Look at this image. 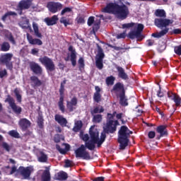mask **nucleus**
Masks as SVG:
<instances>
[{
  "mask_svg": "<svg viewBox=\"0 0 181 181\" xmlns=\"http://www.w3.org/2000/svg\"><path fill=\"white\" fill-rule=\"evenodd\" d=\"M155 16L160 18H156L154 23H173L170 19H166V11L163 9H156L154 12Z\"/></svg>",
  "mask_w": 181,
  "mask_h": 181,
  "instance_id": "0eeeda50",
  "label": "nucleus"
},
{
  "mask_svg": "<svg viewBox=\"0 0 181 181\" xmlns=\"http://www.w3.org/2000/svg\"><path fill=\"white\" fill-rule=\"evenodd\" d=\"M134 134L133 131L129 129L127 126H121L118 132L117 142L119 144V148L121 151H124L128 144H129V138L131 135Z\"/></svg>",
  "mask_w": 181,
  "mask_h": 181,
  "instance_id": "f03ea898",
  "label": "nucleus"
},
{
  "mask_svg": "<svg viewBox=\"0 0 181 181\" xmlns=\"http://www.w3.org/2000/svg\"><path fill=\"white\" fill-rule=\"evenodd\" d=\"M96 47L97 54L95 55V66L99 70H103L104 67L103 62L104 60V57H105V54H104V49H103V47H101L98 43H96Z\"/></svg>",
  "mask_w": 181,
  "mask_h": 181,
  "instance_id": "20e7f679",
  "label": "nucleus"
},
{
  "mask_svg": "<svg viewBox=\"0 0 181 181\" xmlns=\"http://www.w3.org/2000/svg\"><path fill=\"white\" fill-rule=\"evenodd\" d=\"M115 115H116L117 119H121V121H122V117H123V115H124V113H119V114H117V112H116V113H115Z\"/></svg>",
  "mask_w": 181,
  "mask_h": 181,
  "instance_id": "69168bd1",
  "label": "nucleus"
},
{
  "mask_svg": "<svg viewBox=\"0 0 181 181\" xmlns=\"http://www.w3.org/2000/svg\"><path fill=\"white\" fill-rule=\"evenodd\" d=\"M117 98H119L120 105H122V107H127L128 98H127V95H125V93L123 95H120L119 96H117Z\"/></svg>",
  "mask_w": 181,
  "mask_h": 181,
  "instance_id": "c85d7f7f",
  "label": "nucleus"
},
{
  "mask_svg": "<svg viewBox=\"0 0 181 181\" xmlns=\"http://www.w3.org/2000/svg\"><path fill=\"white\" fill-rule=\"evenodd\" d=\"M77 23H85L86 20L84 19V16H79L76 18Z\"/></svg>",
  "mask_w": 181,
  "mask_h": 181,
  "instance_id": "603ef678",
  "label": "nucleus"
},
{
  "mask_svg": "<svg viewBox=\"0 0 181 181\" xmlns=\"http://www.w3.org/2000/svg\"><path fill=\"white\" fill-rule=\"evenodd\" d=\"M95 21V18L94 16H90L88 19L87 23H94Z\"/></svg>",
  "mask_w": 181,
  "mask_h": 181,
  "instance_id": "338daca9",
  "label": "nucleus"
},
{
  "mask_svg": "<svg viewBox=\"0 0 181 181\" xmlns=\"http://www.w3.org/2000/svg\"><path fill=\"white\" fill-rule=\"evenodd\" d=\"M1 52H9L11 50V45L8 42H4L0 45Z\"/></svg>",
  "mask_w": 181,
  "mask_h": 181,
  "instance_id": "72a5a7b5",
  "label": "nucleus"
},
{
  "mask_svg": "<svg viewBox=\"0 0 181 181\" xmlns=\"http://www.w3.org/2000/svg\"><path fill=\"white\" fill-rule=\"evenodd\" d=\"M54 142H56V144H59V142H60L61 141L60 135L59 134L55 135L54 137Z\"/></svg>",
  "mask_w": 181,
  "mask_h": 181,
  "instance_id": "680f3d73",
  "label": "nucleus"
},
{
  "mask_svg": "<svg viewBox=\"0 0 181 181\" xmlns=\"http://www.w3.org/2000/svg\"><path fill=\"white\" fill-rule=\"evenodd\" d=\"M78 69L79 71H81L84 70V67H86V64L84 63V58L80 57L78 60Z\"/></svg>",
  "mask_w": 181,
  "mask_h": 181,
  "instance_id": "79ce46f5",
  "label": "nucleus"
},
{
  "mask_svg": "<svg viewBox=\"0 0 181 181\" xmlns=\"http://www.w3.org/2000/svg\"><path fill=\"white\" fill-rule=\"evenodd\" d=\"M172 100H173L174 103H175V107L181 106V98L179 95L174 93Z\"/></svg>",
  "mask_w": 181,
  "mask_h": 181,
  "instance_id": "473e14b6",
  "label": "nucleus"
},
{
  "mask_svg": "<svg viewBox=\"0 0 181 181\" xmlns=\"http://www.w3.org/2000/svg\"><path fill=\"white\" fill-rule=\"evenodd\" d=\"M14 94L16 97L18 103H22V95H21V93H19V90H18V88H16L14 90Z\"/></svg>",
  "mask_w": 181,
  "mask_h": 181,
  "instance_id": "09e8293b",
  "label": "nucleus"
},
{
  "mask_svg": "<svg viewBox=\"0 0 181 181\" xmlns=\"http://www.w3.org/2000/svg\"><path fill=\"white\" fill-rule=\"evenodd\" d=\"M72 162L71 160L67 159L65 160V165L64 168H71L73 166V165H71Z\"/></svg>",
  "mask_w": 181,
  "mask_h": 181,
  "instance_id": "13d9d810",
  "label": "nucleus"
},
{
  "mask_svg": "<svg viewBox=\"0 0 181 181\" xmlns=\"http://www.w3.org/2000/svg\"><path fill=\"white\" fill-rule=\"evenodd\" d=\"M115 114H117V111L113 112L112 114H107L106 125L103 129V132L101 133L100 139H98V148H100L105 141V138H107V134H114L117 131V127L119 125V122L118 120H114Z\"/></svg>",
  "mask_w": 181,
  "mask_h": 181,
  "instance_id": "f257e3e1",
  "label": "nucleus"
},
{
  "mask_svg": "<svg viewBox=\"0 0 181 181\" xmlns=\"http://www.w3.org/2000/svg\"><path fill=\"white\" fill-rule=\"evenodd\" d=\"M40 155L41 156L38 157V161L42 163L47 162V155L45 154L43 152H41Z\"/></svg>",
  "mask_w": 181,
  "mask_h": 181,
  "instance_id": "a18cd8bd",
  "label": "nucleus"
},
{
  "mask_svg": "<svg viewBox=\"0 0 181 181\" xmlns=\"http://www.w3.org/2000/svg\"><path fill=\"white\" fill-rule=\"evenodd\" d=\"M67 177H69V176L67 175V173H59L57 180H67Z\"/></svg>",
  "mask_w": 181,
  "mask_h": 181,
  "instance_id": "c03bdc74",
  "label": "nucleus"
},
{
  "mask_svg": "<svg viewBox=\"0 0 181 181\" xmlns=\"http://www.w3.org/2000/svg\"><path fill=\"white\" fill-rule=\"evenodd\" d=\"M7 38L8 39L9 42L12 43V45H16V41L15 40V38L12 34H10Z\"/></svg>",
  "mask_w": 181,
  "mask_h": 181,
  "instance_id": "5fc2aeb1",
  "label": "nucleus"
},
{
  "mask_svg": "<svg viewBox=\"0 0 181 181\" xmlns=\"http://www.w3.org/2000/svg\"><path fill=\"white\" fill-rule=\"evenodd\" d=\"M104 112V107L103 106H97L93 110L90 111L91 115H94V114H101V112Z\"/></svg>",
  "mask_w": 181,
  "mask_h": 181,
  "instance_id": "4c0bfd02",
  "label": "nucleus"
},
{
  "mask_svg": "<svg viewBox=\"0 0 181 181\" xmlns=\"http://www.w3.org/2000/svg\"><path fill=\"white\" fill-rule=\"evenodd\" d=\"M95 92L93 94V101L97 103H101L103 97L101 95V88L96 86H95Z\"/></svg>",
  "mask_w": 181,
  "mask_h": 181,
  "instance_id": "bb28decb",
  "label": "nucleus"
},
{
  "mask_svg": "<svg viewBox=\"0 0 181 181\" xmlns=\"http://www.w3.org/2000/svg\"><path fill=\"white\" fill-rule=\"evenodd\" d=\"M112 91L115 93L117 97H119V95H122L126 93L125 86L124 85V83L121 82H117L113 86Z\"/></svg>",
  "mask_w": 181,
  "mask_h": 181,
  "instance_id": "ddd939ff",
  "label": "nucleus"
},
{
  "mask_svg": "<svg viewBox=\"0 0 181 181\" xmlns=\"http://www.w3.org/2000/svg\"><path fill=\"white\" fill-rule=\"evenodd\" d=\"M18 125L23 131H27L28 128L32 125V123L29 121V119L26 118H22L18 122Z\"/></svg>",
  "mask_w": 181,
  "mask_h": 181,
  "instance_id": "5701e85b",
  "label": "nucleus"
},
{
  "mask_svg": "<svg viewBox=\"0 0 181 181\" xmlns=\"http://www.w3.org/2000/svg\"><path fill=\"white\" fill-rule=\"evenodd\" d=\"M98 29H100V23H94L93 29L90 30V35H95L96 32H98Z\"/></svg>",
  "mask_w": 181,
  "mask_h": 181,
  "instance_id": "de8ad7c7",
  "label": "nucleus"
},
{
  "mask_svg": "<svg viewBox=\"0 0 181 181\" xmlns=\"http://www.w3.org/2000/svg\"><path fill=\"white\" fill-rule=\"evenodd\" d=\"M82 139L83 141H84V142H88V139H90V136H88V134H84L83 136H82Z\"/></svg>",
  "mask_w": 181,
  "mask_h": 181,
  "instance_id": "0e129e2a",
  "label": "nucleus"
},
{
  "mask_svg": "<svg viewBox=\"0 0 181 181\" xmlns=\"http://www.w3.org/2000/svg\"><path fill=\"white\" fill-rule=\"evenodd\" d=\"M78 103V100L77 97L74 96L70 101H66V108L69 112H73L74 110H76L77 107V104Z\"/></svg>",
  "mask_w": 181,
  "mask_h": 181,
  "instance_id": "aec40b11",
  "label": "nucleus"
},
{
  "mask_svg": "<svg viewBox=\"0 0 181 181\" xmlns=\"http://www.w3.org/2000/svg\"><path fill=\"white\" fill-rule=\"evenodd\" d=\"M107 46H108V47H111L112 49H114V50H117V51L124 50V48H122L121 47L114 46L111 44H107Z\"/></svg>",
  "mask_w": 181,
  "mask_h": 181,
  "instance_id": "864d4df0",
  "label": "nucleus"
},
{
  "mask_svg": "<svg viewBox=\"0 0 181 181\" xmlns=\"http://www.w3.org/2000/svg\"><path fill=\"white\" fill-rule=\"evenodd\" d=\"M89 134L90 140L86 143V147L89 149V151H94V149H95V144L98 145L100 133L98 129H94V127H91L89 129Z\"/></svg>",
  "mask_w": 181,
  "mask_h": 181,
  "instance_id": "7ed1b4c3",
  "label": "nucleus"
},
{
  "mask_svg": "<svg viewBox=\"0 0 181 181\" xmlns=\"http://www.w3.org/2000/svg\"><path fill=\"white\" fill-rule=\"evenodd\" d=\"M81 128H83V122L81 120H78L75 122V125L72 129L74 132H78L81 131Z\"/></svg>",
  "mask_w": 181,
  "mask_h": 181,
  "instance_id": "7c9ffc66",
  "label": "nucleus"
},
{
  "mask_svg": "<svg viewBox=\"0 0 181 181\" xmlns=\"http://www.w3.org/2000/svg\"><path fill=\"white\" fill-rule=\"evenodd\" d=\"M1 146H2L3 149L6 151V152H11V146H9L8 143L4 141L1 144Z\"/></svg>",
  "mask_w": 181,
  "mask_h": 181,
  "instance_id": "8fccbe9b",
  "label": "nucleus"
},
{
  "mask_svg": "<svg viewBox=\"0 0 181 181\" xmlns=\"http://www.w3.org/2000/svg\"><path fill=\"white\" fill-rule=\"evenodd\" d=\"M8 134L11 136V138H16V139H19L21 138V134L16 130H11L8 132Z\"/></svg>",
  "mask_w": 181,
  "mask_h": 181,
  "instance_id": "58836bf2",
  "label": "nucleus"
},
{
  "mask_svg": "<svg viewBox=\"0 0 181 181\" xmlns=\"http://www.w3.org/2000/svg\"><path fill=\"white\" fill-rule=\"evenodd\" d=\"M86 143L85 146L84 144H81V146L75 151L76 158H81L85 160H90L91 156H90V153L86 151Z\"/></svg>",
  "mask_w": 181,
  "mask_h": 181,
  "instance_id": "9d476101",
  "label": "nucleus"
},
{
  "mask_svg": "<svg viewBox=\"0 0 181 181\" xmlns=\"http://www.w3.org/2000/svg\"><path fill=\"white\" fill-rule=\"evenodd\" d=\"M4 102L8 103L11 108L13 110L15 114L17 115L22 114V107L16 105V103H15V99H13L11 95H7V98L5 99Z\"/></svg>",
  "mask_w": 181,
  "mask_h": 181,
  "instance_id": "f8f14e48",
  "label": "nucleus"
},
{
  "mask_svg": "<svg viewBox=\"0 0 181 181\" xmlns=\"http://www.w3.org/2000/svg\"><path fill=\"white\" fill-rule=\"evenodd\" d=\"M163 95L164 94H163V92L162 91V88L160 87V85H159V89L157 90V97L162 98Z\"/></svg>",
  "mask_w": 181,
  "mask_h": 181,
  "instance_id": "6e6d98bb",
  "label": "nucleus"
},
{
  "mask_svg": "<svg viewBox=\"0 0 181 181\" xmlns=\"http://www.w3.org/2000/svg\"><path fill=\"white\" fill-rule=\"evenodd\" d=\"M40 63L42 64L47 71H54L56 70V65L53 59L47 56L41 57L38 59Z\"/></svg>",
  "mask_w": 181,
  "mask_h": 181,
  "instance_id": "423d86ee",
  "label": "nucleus"
},
{
  "mask_svg": "<svg viewBox=\"0 0 181 181\" xmlns=\"http://www.w3.org/2000/svg\"><path fill=\"white\" fill-rule=\"evenodd\" d=\"M106 84L107 86H114V81H115V77L110 76L106 78Z\"/></svg>",
  "mask_w": 181,
  "mask_h": 181,
  "instance_id": "37998d69",
  "label": "nucleus"
},
{
  "mask_svg": "<svg viewBox=\"0 0 181 181\" xmlns=\"http://www.w3.org/2000/svg\"><path fill=\"white\" fill-rule=\"evenodd\" d=\"M54 119L56 122H57V124H59V125H60V127L62 128L67 127V124H69L67 119H66V117L62 115L56 114L54 115Z\"/></svg>",
  "mask_w": 181,
  "mask_h": 181,
  "instance_id": "4be33fe9",
  "label": "nucleus"
},
{
  "mask_svg": "<svg viewBox=\"0 0 181 181\" xmlns=\"http://www.w3.org/2000/svg\"><path fill=\"white\" fill-rule=\"evenodd\" d=\"M135 23H124L122 25V29H124L123 33L117 34V39H125L127 37V30H129L131 28H134Z\"/></svg>",
  "mask_w": 181,
  "mask_h": 181,
  "instance_id": "a211bd4d",
  "label": "nucleus"
},
{
  "mask_svg": "<svg viewBox=\"0 0 181 181\" xmlns=\"http://www.w3.org/2000/svg\"><path fill=\"white\" fill-rule=\"evenodd\" d=\"M118 6L119 5L117 4L110 3L106 6V7L103 8V12H105L106 13H113L114 15H116Z\"/></svg>",
  "mask_w": 181,
  "mask_h": 181,
  "instance_id": "412c9836",
  "label": "nucleus"
},
{
  "mask_svg": "<svg viewBox=\"0 0 181 181\" xmlns=\"http://www.w3.org/2000/svg\"><path fill=\"white\" fill-rule=\"evenodd\" d=\"M148 136L149 139H153V138H155V136H156V133L153 131H150L148 133Z\"/></svg>",
  "mask_w": 181,
  "mask_h": 181,
  "instance_id": "4d7b16f0",
  "label": "nucleus"
},
{
  "mask_svg": "<svg viewBox=\"0 0 181 181\" xmlns=\"http://www.w3.org/2000/svg\"><path fill=\"white\" fill-rule=\"evenodd\" d=\"M115 69L117 70L119 78L122 80H128V74L125 73V69L122 66L115 64Z\"/></svg>",
  "mask_w": 181,
  "mask_h": 181,
  "instance_id": "b1692460",
  "label": "nucleus"
},
{
  "mask_svg": "<svg viewBox=\"0 0 181 181\" xmlns=\"http://www.w3.org/2000/svg\"><path fill=\"white\" fill-rule=\"evenodd\" d=\"M144 30V25L142 24H138L136 30H135L136 33V35H139V36L144 39V36L142 35V32Z\"/></svg>",
  "mask_w": 181,
  "mask_h": 181,
  "instance_id": "a19ab883",
  "label": "nucleus"
},
{
  "mask_svg": "<svg viewBox=\"0 0 181 181\" xmlns=\"http://www.w3.org/2000/svg\"><path fill=\"white\" fill-rule=\"evenodd\" d=\"M156 131L157 134H159V135L156 137L157 140H159L160 138H163L165 136H168L169 135L167 125H159L156 127Z\"/></svg>",
  "mask_w": 181,
  "mask_h": 181,
  "instance_id": "dca6fc26",
  "label": "nucleus"
},
{
  "mask_svg": "<svg viewBox=\"0 0 181 181\" xmlns=\"http://www.w3.org/2000/svg\"><path fill=\"white\" fill-rule=\"evenodd\" d=\"M30 80L31 87H33V88H37V87H40V86L43 84V82H42L40 79H39V78L36 76H30Z\"/></svg>",
  "mask_w": 181,
  "mask_h": 181,
  "instance_id": "a878e982",
  "label": "nucleus"
},
{
  "mask_svg": "<svg viewBox=\"0 0 181 181\" xmlns=\"http://www.w3.org/2000/svg\"><path fill=\"white\" fill-rule=\"evenodd\" d=\"M27 39L30 45H37L38 46L43 45V42H42L40 39L33 38V37L29 34H27Z\"/></svg>",
  "mask_w": 181,
  "mask_h": 181,
  "instance_id": "cd10ccee",
  "label": "nucleus"
},
{
  "mask_svg": "<svg viewBox=\"0 0 181 181\" xmlns=\"http://www.w3.org/2000/svg\"><path fill=\"white\" fill-rule=\"evenodd\" d=\"M18 173H19L23 179H29L30 177V175H32V170H30V168L29 167H23L20 166L17 170Z\"/></svg>",
  "mask_w": 181,
  "mask_h": 181,
  "instance_id": "f3484780",
  "label": "nucleus"
},
{
  "mask_svg": "<svg viewBox=\"0 0 181 181\" xmlns=\"http://www.w3.org/2000/svg\"><path fill=\"white\" fill-rule=\"evenodd\" d=\"M37 124L38 127L40 129H43L45 127V119H43V115L42 114L39 113L37 119Z\"/></svg>",
  "mask_w": 181,
  "mask_h": 181,
  "instance_id": "c756f323",
  "label": "nucleus"
},
{
  "mask_svg": "<svg viewBox=\"0 0 181 181\" xmlns=\"http://www.w3.org/2000/svg\"><path fill=\"white\" fill-rule=\"evenodd\" d=\"M31 6H32V1L30 0L21 1L18 4V8H20L21 9L19 14L22 15V11H23V9H29Z\"/></svg>",
  "mask_w": 181,
  "mask_h": 181,
  "instance_id": "393cba45",
  "label": "nucleus"
},
{
  "mask_svg": "<svg viewBox=\"0 0 181 181\" xmlns=\"http://www.w3.org/2000/svg\"><path fill=\"white\" fill-rule=\"evenodd\" d=\"M129 15V8L125 4H122L118 6L117 10L116 11L115 16L118 19L124 21L128 18Z\"/></svg>",
  "mask_w": 181,
  "mask_h": 181,
  "instance_id": "6e6552de",
  "label": "nucleus"
},
{
  "mask_svg": "<svg viewBox=\"0 0 181 181\" xmlns=\"http://www.w3.org/2000/svg\"><path fill=\"white\" fill-rule=\"evenodd\" d=\"M69 52H71L70 54V60L73 67H76L77 65V52H76V49L73 45H70L68 48Z\"/></svg>",
  "mask_w": 181,
  "mask_h": 181,
  "instance_id": "6ab92c4d",
  "label": "nucleus"
},
{
  "mask_svg": "<svg viewBox=\"0 0 181 181\" xmlns=\"http://www.w3.org/2000/svg\"><path fill=\"white\" fill-rule=\"evenodd\" d=\"M29 67L30 70L35 74V76H42V74H43V68H42L39 64L35 62H29Z\"/></svg>",
  "mask_w": 181,
  "mask_h": 181,
  "instance_id": "4468645a",
  "label": "nucleus"
},
{
  "mask_svg": "<svg viewBox=\"0 0 181 181\" xmlns=\"http://www.w3.org/2000/svg\"><path fill=\"white\" fill-rule=\"evenodd\" d=\"M37 53H39V49L33 48L31 49V54H33V56L37 55Z\"/></svg>",
  "mask_w": 181,
  "mask_h": 181,
  "instance_id": "e2e57ef3",
  "label": "nucleus"
},
{
  "mask_svg": "<svg viewBox=\"0 0 181 181\" xmlns=\"http://www.w3.org/2000/svg\"><path fill=\"white\" fill-rule=\"evenodd\" d=\"M56 148H57V151H59V152H60V153H62V154L66 153V151L64 149L62 148V147H60V145L57 144Z\"/></svg>",
  "mask_w": 181,
  "mask_h": 181,
  "instance_id": "bf43d9fd",
  "label": "nucleus"
},
{
  "mask_svg": "<svg viewBox=\"0 0 181 181\" xmlns=\"http://www.w3.org/2000/svg\"><path fill=\"white\" fill-rule=\"evenodd\" d=\"M67 12H71V8L66 7L62 11L61 15H64V13H67Z\"/></svg>",
  "mask_w": 181,
  "mask_h": 181,
  "instance_id": "052dcab7",
  "label": "nucleus"
},
{
  "mask_svg": "<svg viewBox=\"0 0 181 181\" xmlns=\"http://www.w3.org/2000/svg\"><path fill=\"white\" fill-rule=\"evenodd\" d=\"M33 28L34 33L36 37H39L40 39H42V33L39 32V27L37 26V25L36 23H33Z\"/></svg>",
  "mask_w": 181,
  "mask_h": 181,
  "instance_id": "c9c22d12",
  "label": "nucleus"
},
{
  "mask_svg": "<svg viewBox=\"0 0 181 181\" xmlns=\"http://www.w3.org/2000/svg\"><path fill=\"white\" fill-rule=\"evenodd\" d=\"M174 51L175 54H177V56H181V45L175 47Z\"/></svg>",
  "mask_w": 181,
  "mask_h": 181,
  "instance_id": "3c124183",
  "label": "nucleus"
},
{
  "mask_svg": "<svg viewBox=\"0 0 181 181\" xmlns=\"http://www.w3.org/2000/svg\"><path fill=\"white\" fill-rule=\"evenodd\" d=\"M47 6L49 12H52V13H56V12L62 11L63 4L59 2L50 1L47 4Z\"/></svg>",
  "mask_w": 181,
  "mask_h": 181,
  "instance_id": "2eb2a0df",
  "label": "nucleus"
},
{
  "mask_svg": "<svg viewBox=\"0 0 181 181\" xmlns=\"http://www.w3.org/2000/svg\"><path fill=\"white\" fill-rule=\"evenodd\" d=\"M169 23H156V26L158 28V29L160 30L158 33H154L151 35L153 37H156L157 39H159L169 32Z\"/></svg>",
  "mask_w": 181,
  "mask_h": 181,
  "instance_id": "1a4fd4ad",
  "label": "nucleus"
},
{
  "mask_svg": "<svg viewBox=\"0 0 181 181\" xmlns=\"http://www.w3.org/2000/svg\"><path fill=\"white\" fill-rule=\"evenodd\" d=\"M67 83V80L64 79L62 82H61L60 88L59 90V100L58 101V107L59 111L62 114L66 112V106H64V85Z\"/></svg>",
  "mask_w": 181,
  "mask_h": 181,
  "instance_id": "39448f33",
  "label": "nucleus"
},
{
  "mask_svg": "<svg viewBox=\"0 0 181 181\" xmlns=\"http://www.w3.org/2000/svg\"><path fill=\"white\" fill-rule=\"evenodd\" d=\"M127 37H129V39H132V40H134L135 37L136 39H141V40H142V38L139 36V34H136L135 30L130 31L127 35Z\"/></svg>",
  "mask_w": 181,
  "mask_h": 181,
  "instance_id": "2f4dec72",
  "label": "nucleus"
},
{
  "mask_svg": "<svg viewBox=\"0 0 181 181\" xmlns=\"http://www.w3.org/2000/svg\"><path fill=\"white\" fill-rule=\"evenodd\" d=\"M93 121L95 124H100V122H101V121H103V115H94L93 118Z\"/></svg>",
  "mask_w": 181,
  "mask_h": 181,
  "instance_id": "49530a36",
  "label": "nucleus"
},
{
  "mask_svg": "<svg viewBox=\"0 0 181 181\" xmlns=\"http://www.w3.org/2000/svg\"><path fill=\"white\" fill-rule=\"evenodd\" d=\"M104 177H97L93 179V181H104Z\"/></svg>",
  "mask_w": 181,
  "mask_h": 181,
  "instance_id": "774afa93",
  "label": "nucleus"
},
{
  "mask_svg": "<svg viewBox=\"0 0 181 181\" xmlns=\"http://www.w3.org/2000/svg\"><path fill=\"white\" fill-rule=\"evenodd\" d=\"M59 21L57 16H53L52 18H46L44 19L45 23H56Z\"/></svg>",
  "mask_w": 181,
  "mask_h": 181,
  "instance_id": "e433bc0d",
  "label": "nucleus"
},
{
  "mask_svg": "<svg viewBox=\"0 0 181 181\" xmlns=\"http://www.w3.org/2000/svg\"><path fill=\"white\" fill-rule=\"evenodd\" d=\"M9 16H16V13L13 11H8L1 18L3 22H5L6 19H9Z\"/></svg>",
  "mask_w": 181,
  "mask_h": 181,
  "instance_id": "ea45409f",
  "label": "nucleus"
},
{
  "mask_svg": "<svg viewBox=\"0 0 181 181\" xmlns=\"http://www.w3.org/2000/svg\"><path fill=\"white\" fill-rule=\"evenodd\" d=\"M13 57V54L6 53L4 54L0 57V64H5L6 67L8 70H12L13 69V64H12V58Z\"/></svg>",
  "mask_w": 181,
  "mask_h": 181,
  "instance_id": "9b49d317",
  "label": "nucleus"
},
{
  "mask_svg": "<svg viewBox=\"0 0 181 181\" xmlns=\"http://www.w3.org/2000/svg\"><path fill=\"white\" fill-rule=\"evenodd\" d=\"M41 179H42V181H50L51 180L50 172L47 170H45L42 175Z\"/></svg>",
  "mask_w": 181,
  "mask_h": 181,
  "instance_id": "f704fd0d",
  "label": "nucleus"
}]
</instances>
